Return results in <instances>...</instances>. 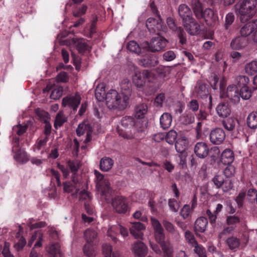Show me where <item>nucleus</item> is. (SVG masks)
Returning <instances> with one entry per match:
<instances>
[{
    "label": "nucleus",
    "mask_w": 257,
    "mask_h": 257,
    "mask_svg": "<svg viewBox=\"0 0 257 257\" xmlns=\"http://www.w3.org/2000/svg\"><path fill=\"white\" fill-rule=\"evenodd\" d=\"M235 13L244 23L252 18L257 11V0H240L235 5Z\"/></svg>",
    "instance_id": "1"
},
{
    "label": "nucleus",
    "mask_w": 257,
    "mask_h": 257,
    "mask_svg": "<svg viewBox=\"0 0 257 257\" xmlns=\"http://www.w3.org/2000/svg\"><path fill=\"white\" fill-rule=\"evenodd\" d=\"M106 104L109 109L124 110L128 105L129 100L127 95L123 96L114 89L109 90L105 97Z\"/></svg>",
    "instance_id": "2"
},
{
    "label": "nucleus",
    "mask_w": 257,
    "mask_h": 257,
    "mask_svg": "<svg viewBox=\"0 0 257 257\" xmlns=\"http://www.w3.org/2000/svg\"><path fill=\"white\" fill-rule=\"evenodd\" d=\"M167 43V40L165 38L157 36L152 38L150 42H144L143 47L152 52H159L165 48Z\"/></svg>",
    "instance_id": "3"
},
{
    "label": "nucleus",
    "mask_w": 257,
    "mask_h": 257,
    "mask_svg": "<svg viewBox=\"0 0 257 257\" xmlns=\"http://www.w3.org/2000/svg\"><path fill=\"white\" fill-rule=\"evenodd\" d=\"M94 173L95 176V182L96 188L104 194L109 192L110 190V183L108 180L104 179L103 175L97 170H94Z\"/></svg>",
    "instance_id": "4"
},
{
    "label": "nucleus",
    "mask_w": 257,
    "mask_h": 257,
    "mask_svg": "<svg viewBox=\"0 0 257 257\" xmlns=\"http://www.w3.org/2000/svg\"><path fill=\"white\" fill-rule=\"evenodd\" d=\"M150 76V73L147 70H143L142 72H137L133 77V82L138 89H142L147 80L151 81Z\"/></svg>",
    "instance_id": "5"
},
{
    "label": "nucleus",
    "mask_w": 257,
    "mask_h": 257,
    "mask_svg": "<svg viewBox=\"0 0 257 257\" xmlns=\"http://www.w3.org/2000/svg\"><path fill=\"white\" fill-rule=\"evenodd\" d=\"M146 26L149 31L151 33L159 32L163 31L165 27L163 25L162 21L159 16L156 19L150 18L148 19L146 22Z\"/></svg>",
    "instance_id": "6"
},
{
    "label": "nucleus",
    "mask_w": 257,
    "mask_h": 257,
    "mask_svg": "<svg viewBox=\"0 0 257 257\" xmlns=\"http://www.w3.org/2000/svg\"><path fill=\"white\" fill-rule=\"evenodd\" d=\"M81 97L78 93L74 95L67 96L63 98L62 105L72 108L73 110H76L78 106L80 104Z\"/></svg>",
    "instance_id": "7"
},
{
    "label": "nucleus",
    "mask_w": 257,
    "mask_h": 257,
    "mask_svg": "<svg viewBox=\"0 0 257 257\" xmlns=\"http://www.w3.org/2000/svg\"><path fill=\"white\" fill-rule=\"evenodd\" d=\"M19 142V139L16 138L13 142V151L16 153L14 159L19 163L24 164L28 162V156L23 150H18Z\"/></svg>",
    "instance_id": "8"
},
{
    "label": "nucleus",
    "mask_w": 257,
    "mask_h": 257,
    "mask_svg": "<svg viewBox=\"0 0 257 257\" xmlns=\"http://www.w3.org/2000/svg\"><path fill=\"white\" fill-rule=\"evenodd\" d=\"M112 206L115 211L118 213H125L128 208L126 200L122 196L115 197L112 201Z\"/></svg>",
    "instance_id": "9"
},
{
    "label": "nucleus",
    "mask_w": 257,
    "mask_h": 257,
    "mask_svg": "<svg viewBox=\"0 0 257 257\" xmlns=\"http://www.w3.org/2000/svg\"><path fill=\"white\" fill-rule=\"evenodd\" d=\"M183 26L186 32L191 35H196L200 31V25L193 18L183 21Z\"/></svg>",
    "instance_id": "10"
},
{
    "label": "nucleus",
    "mask_w": 257,
    "mask_h": 257,
    "mask_svg": "<svg viewBox=\"0 0 257 257\" xmlns=\"http://www.w3.org/2000/svg\"><path fill=\"white\" fill-rule=\"evenodd\" d=\"M224 131L220 128H216L210 133V140L211 143L216 145H220L225 139Z\"/></svg>",
    "instance_id": "11"
},
{
    "label": "nucleus",
    "mask_w": 257,
    "mask_h": 257,
    "mask_svg": "<svg viewBox=\"0 0 257 257\" xmlns=\"http://www.w3.org/2000/svg\"><path fill=\"white\" fill-rule=\"evenodd\" d=\"M92 132V128L91 126L88 122L85 121L79 124L76 129V133L79 136L86 134V138L85 140V143H87L91 140Z\"/></svg>",
    "instance_id": "12"
},
{
    "label": "nucleus",
    "mask_w": 257,
    "mask_h": 257,
    "mask_svg": "<svg viewBox=\"0 0 257 257\" xmlns=\"http://www.w3.org/2000/svg\"><path fill=\"white\" fill-rule=\"evenodd\" d=\"M118 231L123 237H126L128 234V231L126 228L118 224L110 227L107 231V235L108 236H110L114 242H116V238L115 235Z\"/></svg>",
    "instance_id": "13"
},
{
    "label": "nucleus",
    "mask_w": 257,
    "mask_h": 257,
    "mask_svg": "<svg viewBox=\"0 0 257 257\" xmlns=\"http://www.w3.org/2000/svg\"><path fill=\"white\" fill-rule=\"evenodd\" d=\"M146 227L140 222H135L132 223L130 228V233L136 239H142L144 236L143 231Z\"/></svg>",
    "instance_id": "14"
},
{
    "label": "nucleus",
    "mask_w": 257,
    "mask_h": 257,
    "mask_svg": "<svg viewBox=\"0 0 257 257\" xmlns=\"http://www.w3.org/2000/svg\"><path fill=\"white\" fill-rule=\"evenodd\" d=\"M257 30V20L250 21L244 24L240 29V33L242 37H246Z\"/></svg>",
    "instance_id": "15"
},
{
    "label": "nucleus",
    "mask_w": 257,
    "mask_h": 257,
    "mask_svg": "<svg viewBox=\"0 0 257 257\" xmlns=\"http://www.w3.org/2000/svg\"><path fill=\"white\" fill-rule=\"evenodd\" d=\"M201 14V18H204L209 25H212L218 20L217 15L215 14L214 11L210 8H207L204 11L202 10Z\"/></svg>",
    "instance_id": "16"
},
{
    "label": "nucleus",
    "mask_w": 257,
    "mask_h": 257,
    "mask_svg": "<svg viewBox=\"0 0 257 257\" xmlns=\"http://www.w3.org/2000/svg\"><path fill=\"white\" fill-rule=\"evenodd\" d=\"M134 124L135 120L133 117L124 116L122 117L119 125L117 127V133L134 127Z\"/></svg>",
    "instance_id": "17"
},
{
    "label": "nucleus",
    "mask_w": 257,
    "mask_h": 257,
    "mask_svg": "<svg viewBox=\"0 0 257 257\" xmlns=\"http://www.w3.org/2000/svg\"><path fill=\"white\" fill-rule=\"evenodd\" d=\"M216 111L220 117H226L231 113V108L227 102H222L218 104Z\"/></svg>",
    "instance_id": "18"
},
{
    "label": "nucleus",
    "mask_w": 257,
    "mask_h": 257,
    "mask_svg": "<svg viewBox=\"0 0 257 257\" xmlns=\"http://www.w3.org/2000/svg\"><path fill=\"white\" fill-rule=\"evenodd\" d=\"M194 152L198 157L204 158L208 154L209 149L205 143L199 142L194 147Z\"/></svg>",
    "instance_id": "19"
},
{
    "label": "nucleus",
    "mask_w": 257,
    "mask_h": 257,
    "mask_svg": "<svg viewBox=\"0 0 257 257\" xmlns=\"http://www.w3.org/2000/svg\"><path fill=\"white\" fill-rule=\"evenodd\" d=\"M132 251L137 256H144L147 254L148 248L144 243L138 241L133 244Z\"/></svg>",
    "instance_id": "20"
},
{
    "label": "nucleus",
    "mask_w": 257,
    "mask_h": 257,
    "mask_svg": "<svg viewBox=\"0 0 257 257\" xmlns=\"http://www.w3.org/2000/svg\"><path fill=\"white\" fill-rule=\"evenodd\" d=\"M188 143V140L185 136H180L175 143L176 151L180 153H183L187 149Z\"/></svg>",
    "instance_id": "21"
},
{
    "label": "nucleus",
    "mask_w": 257,
    "mask_h": 257,
    "mask_svg": "<svg viewBox=\"0 0 257 257\" xmlns=\"http://www.w3.org/2000/svg\"><path fill=\"white\" fill-rule=\"evenodd\" d=\"M226 96L235 103L239 101V95L238 89L235 85H231L228 86L226 91Z\"/></svg>",
    "instance_id": "22"
},
{
    "label": "nucleus",
    "mask_w": 257,
    "mask_h": 257,
    "mask_svg": "<svg viewBox=\"0 0 257 257\" xmlns=\"http://www.w3.org/2000/svg\"><path fill=\"white\" fill-rule=\"evenodd\" d=\"M139 132H137L135 127H132L130 129H126L125 131L119 132L118 135L127 140H133L139 138Z\"/></svg>",
    "instance_id": "23"
},
{
    "label": "nucleus",
    "mask_w": 257,
    "mask_h": 257,
    "mask_svg": "<svg viewBox=\"0 0 257 257\" xmlns=\"http://www.w3.org/2000/svg\"><path fill=\"white\" fill-rule=\"evenodd\" d=\"M37 112H38V110H37ZM38 115L40 120L45 123V134L46 135H49L51 130V125L49 122V114L46 111H42L38 112Z\"/></svg>",
    "instance_id": "24"
},
{
    "label": "nucleus",
    "mask_w": 257,
    "mask_h": 257,
    "mask_svg": "<svg viewBox=\"0 0 257 257\" xmlns=\"http://www.w3.org/2000/svg\"><path fill=\"white\" fill-rule=\"evenodd\" d=\"M178 13L183 21L193 18L190 9L185 4H182L179 6Z\"/></svg>",
    "instance_id": "25"
},
{
    "label": "nucleus",
    "mask_w": 257,
    "mask_h": 257,
    "mask_svg": "<svg viewBox=\"0 0 257 257\" xmlns=\"http://www.w3.org/2000/svg\"><path fill=\"white\" fill-rule=\"evenodd\" d=\"M74 45L79 53L89 51L90 47L87 44L86 41L83 39L74 38L73 39Z\"/></svg>",
    "instance_id": "26"
},
{
    "label": "nucleus",
    "mask_w": 257,
    "mask_h": 257,
    "mask_svg": "<svg viewBox=\"0 0 257 257\" xmlns=\"http://www.w3.org/2000/svg\"><path fill=\"white\" fill-rule=\"evenodd\" d=\"M35 240L37 241L34 245V247H38L42 246L43 234L41 231H36L34 234H32L31 239L28 241V245L29 246H31Z\"/></svg>",
    "instance_id": "27"
},
{
    "label": "nucleus",
    "mask_w": 257,
    "mask_h": 257,
    "mask_svg": "<svg viewBox=\"0 0 257 257\" xmlns=\"http://www.w3.org/2000/svg\"><path fill=\"white\" fill-rule=\"evenodd\" d=\"M131 83L127 78L124 79L120 83L121 92L123 96L127 95L130 99L132 94Z\"/></svg>",
    "instance_id": "28"
},
{
    "label": "nucleus",
    "mask_w": 257,
    "mask_h": 257,
    "mask_svg": "<svg viewBox=\"0 0 257 257\" xmlns=\"http://www.w3.org/2000/svg\"><path fill=\"white\" fill-rule=\"evenodd\" d=\"M207 224L208 220L206 218L199 217L195 222V230L196 232H203L205 231Z\"/></svg>",
    "instance_id": "29"
},
{
    "label": "nucleus",
    "mask_w": 257,
    "mask_h": 257,
    "mask_svg": "<svg viewBox=\"0 0 257 257\" xmlns=\"http://www.w3.org/2000/svg\"><path fill=\"white\" fill-rule=\"evenodd\" d=\"M234 160L233 152L229 149L225 150L221 154V161L224 165H229Z\"/></svg>",
    "instance_id": "30"
},
{
    "label": "nucleus",
    "mask_w": 257,
    "mask_h": 257,
    "mask_svg": "<svg viewBox=\"0 0 257 257\" xmlns=\"http://www.w3.org/2000/svg\"><path fill=\"white\" fill-rule=\"evenodd\" d=\"M68 166L72 173V181L73 183L76 184L78 182V177L76 176V172L80 167V163L78 161H69L68 162Z\"/></svg>",
    "instance_id": "31"
},
{
    "label": "nucleus",
    "mask_w": 257,
    "mask_h": 257,
    "mask_svg": "<svg viewBox=\"0 0 257 257\" xmlns=\"http://www.w3.org/2000/svg\"><path fill=\"white\" fill-rule=\"evenodd\" d=\"M172 121V115L167 112L164 113L160 118V125L163 129L168 128L171 126Z\"/></svg>",
    "instance_id": "32"
},
{
    "label": "nucleus",
    "mask_w": 257,
    "mask_h": 257,
    "mask_svg": "<svg viewBox=\"0 0 257 257\" xmlns=\"http://www.w3.org/2000/svg\"><path fill=\"white\" fill-rule=\"evenodd\" d=\"M113 165V160L108 157H103L100 161V169L104 172L108 171Z\"/></svg>",
    "instance_id": "33"
},
{
    "label": "nucleus",
    "mask_w": 257,
    "mask_h": 257,
    "mask_svg": "<svg viewBox=\"0 0 257 257\" xmlns=\"http://www.w3.org/2000/svg\"><path fill=\"white\" fill-rule=\"evenodd\" d=\"M246 45V41L243 38L238 37L232 40L230 46L233 49L239 50L244 48Z\"/></svg>",
    "instance_id": "34"
},
{
    "label": "nucleus",
    "mask_w": 257,
    "mask_h": 257,
    "mask_svg": "<svg viewBox=\"0 0 257 257\" xmlns=\"http://www.w3.org/2000/svg\"><path fill=\"white\" fill-rule=\"evenodd\" d=\"M148 111L147 105L145 103L137 105L135 110V116L137 118H143Z\"/></svg>",
    "instance_id": "35"
},
{
    "label": "nucleus",
    "mask_w": 257,
    "mask_h": 257,
    "mask_svg": "<svg viewBox=\"0 0 257 257\" xmlns=\"http://www.w3.org/2000/svg\"><path fill=\"white\" fill-rule=\"evenodd\" d=\"M105 85L103 83L98 84L96 86L95 96L96 99L99 101L103 100L105 97Z\"/></svg>",
    "instance_id": "36"
},
{
    "label": "nucleus",
    "mask_w": 257,
    "mask_h": 257,
    "mask_svg": "<svg viewBox=\"0 0 257 257\" xmlns=\"http://www.w3.org/2000/svg\"><path fill=\"white\" fill-rule=\"evenodd\" d=\"M238 124V120L234 117H230L223 122V125L224 128L227 131H233Z\"/></svg>",
    "instance_id": "37"
},
{
    "label": "nucleus",
    "mask_w": 257,
    "mask_h": 257,
    "mask_svg": "<svg viewBox=\"0 0 257 257\" xmlns=\"http://www.w3.org/2000/svg\"><path fill=\"white\" fill-rule=\"evenodd\" d=\"M191 6L196 18L201 19V11L203 10L202 4L199 0H192Z\"/></svg>",
    "instance_id": "38"
},
{
    "label": "nucleus",
    "mask_w": 257,
    "mask_h": 257,
    "mask_svg": "<svg viewBox=\"0 0 257 257\" xmlns=\"http://www.w3.org/2000/svg\"><path fill=\"white\" fill-rule=\"evenodd\" d=\"M245 73L249 75H252L257 72V61H252L247 63L244 67Z\"/></svg>",
    "instance_id": "39"
},
{
    "label": "nucleus",
    "mask_w": 257,
    "mask_h": 257,
    "mask_svg": "<svg viewBox=\"0 0 257 257\" xmlns=\"http://www.w3.org/2000/svg\"><path fill=\"white\" fill-rule=\"evenodd\" d=\"M163 250V257H173V247L169 242L164 243L161 246Z\"/></svg>",
    "instance_id": "40"
},
{
    "label": "nucleus",
    "mask_w": 257,
    "mask_h": 257,
    "mask_svg": "<svg viewBox=\"0 0 257 257\" xmlns=\"http://www.w3.org/2000/svg\"><path fill=\"white\" fill-rule=\"evenodd\" d=\"M247 123L251 128L257 127V112L250 113L247 118Z\"/></svg>",
    "instance_id": "41"
},
{
    "label": "nucleus",
    "mask_w": 257,
    "mask_h": 257,
    "mask_svg": "<svg viewBox=\"0 0 257 257\" xmlns=\"http://www.w3.org/2000/svg\"><path fill=\"white\" fill-rule=\"evenodd\" d=\"M235 81L239 87L242 88L243 87H247V85L249 82V79L246 76L239 75L235 78Z\"/></svg>",
    "instance_id": "42"
},
{
    "label": "nucleus",
    "mask_w": 257,
    "mask_h": 257,
    "mask_svg": "<svg viewBox=\"0 0 257 257\" xmlns=\"http://www.w3.org/2000/svg\"><path fill=\"white\" fill-rule=\"evenodd\" d=\"M97 236L96 232L92 229H87L84 232L86 243H92Z\"/></svg>",
    "instance_id": "43"
},
{
    "label": "nucleus",
    "mask_w": 257,
    "mask_h": 257,
    "mask_svg": "<svg viewBox=\"0 0 257 257\" xmlns=\"http://www.w3.org/2000/svg\"><path fill=\"white\" fill-rule=\"evenodd\" d=\"M127 49L130 52L136 54H139L141 51V49L139 44L135 41H131L128 43Z\"/></svg>",
    "instance_id": "44"
},
{
    "label": "nucleus",
    "mask_w": 257,
    "mask_h": 257,
    "mask_svg": "<svg viewBox=\"0 0 257 257\" xmlns=\"http://www.w3.org/2000/svg\"><path fill=\"white\" fill-rule=\"evenodd\" d=\"M84 253L88 257L95 255V251L92 243H86L83 248Z\"/></svg>",
    "instance_id": "45"
},
{
    "label": "nucleus",
    "mask_w": 257,
    "mask_h": 257,
    "mask_svg": "<svg viewBox=\"0 0 257 257\" xmlns=\"http://www.w3.org/2000/svg\"><path fill=\"white\" fill-rule=\"evenodd\" d=\"M47 250L51 256L54 257L60 252V245L58 243H52L47 247Z\"/></svg>",
    "instance_id": "46"
},
{
    "label": "nucleus",
    "mask_w": 257,
    "mask_h": 257,
    "mask_svg": "<svg viewBox=\"0 0 257 257\" xmlns=\"http://www.w3.org/2000/svg\"><path fill=\"white\" fill-rule=\"evenodd\" d=\"M226 243L230 249L238 248L240 245L239 240L235 237H231L226 240Z\"/></svg>",
    "instance_id": "47"
},
{
    "label": "nucleus",
    "mask_w": 257,
    "mask_h": 257,
    "mask_svg": "<svg viewBox=\"0 0 257 257\" xmlns=\"http://www.w3.org/2000/svg\"><path fill=\"white\" fill-rule=\"evenodd\" d=\"M239 95V98L241 97L243 99L247 100L249 99L251 96V91L248 86L243 87L240 88Z\"/></svg>",
    "instance_id": "48"
},
{
    "label": "nucleus",
    "mask_w": 257,
    "mask_h": 257,
    "mask_svg": "<svg viewBox=\"0 0 257 257\" xmlns=\"http://www.w3.org/2000/svg\"><path fill=\"white\" fill-rule=\"evenodd\" d=\"M177 137V132L174 130H171L166 135V141L168 144L173 145L176 140Z\"/></svg>",
    "instance_id": "49"
},
{
    "label": "nucleus",
    "mask_w": 257,
    "mask_h": 257,
    "mask_svg": "<svg viewBox=\"0 0 257 257\" xmlns=\"http://www.w3.org/2000/svg\"><path fill=\"white\" fill-rule=\"evenodd\" d=\"M193 246L194 247V252L199 257H206V250L201 245L197 243V244Z\"/></svg>",
    "instance_id": "50"
},
{
    "label": "nucleus",
    "mask_w": 257,
    "mask_h": 257,
    "mask_svg": "<svg viewBox=\"0 0 257 257\" xmlns=\"http://www.w3.org/2000/svg\"><path fill=\"white\" fill-rule=\"evenodd\" d=\"M66 120V117L62 112H59L56 117L54 123V126L57 128L60 127Z\"/></svg>",
    "instance_id": "51"
},
{
    "label": "nucleus",
    "mask_w": 257,
    "mask_h": 257,
    "mask_svg": "<svg viewBox=\"0 0 257 257\" xmlns=\"http://www.w3.org/2000/svg\"><path fill=\"white\" fill-rule=\"evenodd\" d=\"M27 125L19 124L13 127V134H16L19 136L23 135L26 131Z\"/></svg>",
    "instance_id": "52"
},
{
    "label": "nucleus",
    "mask_w": 257,
    "mask_h": 257,
    "mask_svg": "<svg viewBox=\"0 0 257 257\" xmlns=\"http://www.w3.org/2000/svg\"><path fill=\"white\" fill-rule=\"evenodd\" d=\"M154 236L156 241L160 243L161 246H162V244L168 243L164 241L165 235L164 230L154 232Z\"/></svg>",
    "instance_id": "53"
},
{
    "label": "nucleus",
    "mask_w": 257,
    "mask_h": 257,
    "mask_svg": "<svg viewBox=\"0 0 257 257\" xmlns=\"http://www.w3.org/2000/svg\"><path fill=\"white\" fill-rule=\"evenodd\" d=\"M224 177L222 175H216L212 179L214 185L217 188H219L221 187L224 182Z\"/></svg>",
    "instance_id": "54"
},
{
    "label": "nucleus",
    "mask_w": 257,
    "mask_h": 257,
    "mask_svg": "<svg viewBox=\"0 0 257 257\" xmlns=\"http://www.w3.org/2000/svg\"><path fill=\"white\" fill-rule=\"evenodd\" d=\"M28 225L32 230L35 228L44 227L46 225V223L44 221L33 223V219L31 218L29 219Z\"/></svg>",
    "instance_id": "55"
},
{
    "label": "nucleus",
    "mask_w": 257,
    "mask_h": 257,
    "mask_svg": "<svg viewBox=\"0 0 257 257\" xmlns=\"http://www.w3.org/2000/svg\"><path fill=\"white\" fill-rule=\"evenodd\" d=\"M63 94V89L61 87H58L53 89L50 95V98L53 99H59Z\"/></svg>",
    "instance_id": "56"
},
{
    "label": "nucleus",
    "mask_w": 257,
    "mask_h": 257,
    "mask_svg": "<svg viewBox=\"0 0 257 257\" xmlns=\"http://www.w3.org/2000/svg\"><path fill=\"white\" fill-rule=\"evenodd\" d=\"M157 61L151 60L150 58L142 59L139 61V64L144 67L154 66L157 64Z\"/></svg>",
    "instance_id": "57"
},
{
    "label": "nucleus",
    "mask_w": 257,
    "mask_h": 257,
    "mask_svg": "<svg viewBox=\"0 0 257 257\" xmlns=\"http://www.w3.org/2000/svg\"><path fill=\"white\" fill-rule=\"evenodd\" d=\"M185 237L188 243L192 246L197 244L196 241L193 234L189 231H186L185 233Z\"/></svg>",
    "instance_id": "58"
},
{
    "label": "nucleus",
    "mask_w": 257,
    "mask_h": 257,
    "mask_svg": "<svg viewBox=\"0 0 257 257\" xmlns=\"http://www.w3.org/2000/svg\"><path fill=\"white\" fill-rule=\"evenodd\" d=\"M176 32L177 34V35L180 39V42L182 44H184L186 43V34L183 30L181 28H177L176 30Z\"/></svg>",
    "instance_id": "59"
},
{
    "label": "nucleus",
    "mask_w": 257,
    "mask_h": 257,
    "mask_svg": "<svg viewBox=\"0 0 257 257\" xmlns=\"http://www.w3.org/2000/svg\"><path fill=\"white\" fill-rule=\"evenodd\" d=\"M223 173L224 175L227 178H230L234 175L235 173V169L234 166L229 165L224 170Z\"/></svg>",
    "instance_id": "60"
},
{
    "label": "nucleus",
    "mask_w": 257,
    "mask_h": 257,
    "mask_svg": "<svg viewBox=\"0 0 257 257\" xmlns=\"http://www.w3.org/2000/svg\"><path fill=\"white\" fill-rule=\"evenodd\" d=\"M191 211L192 209L189 205H184L181 210L180 215L183 218H187L189 216Z\"/></svg>",
    "instance_id": "61"
},
{
    "label": "nucleus",
    "mask_w": 257,
    "mask_h": 257,
    "mask_svg": "<svg viewBox=\"0 0 257 257\" xmlns=\"http://www.w3.org/2000/svg\"><path fill=\"white\" fill-rule=\"evenodd\" d=\"M87 9V6L83 5L80 6L79 7L76 8L73 11V15L75 17H79L82 15H84L86 13Z\"/></svg>",
    "instance_id": "62"
},
{
    "label": "nucleus",
    "mask_w": 257,
    "mask_h": 257,
    "mask_svg": "<svg viewBox=\"0 0 257 257\" xmlns=\"http://www.w3.org/2000/svg\"><path fill=\"white\" fill-rule=\"evenodd\" d=\"M221 187L224 192H227L232 188L233 183L229 179H224V182Z\"/></svg>",
    "instance_id": "63"
},
{
    "label": "nucleus",
    "mask_w": 257,
    "mask_h": 257,
    "mask_svg": "<svg viewBox=\"0 0 257 257\" xmlns=\"http://www.w3.org/2000/svg\"><path fill=\"white\" fill-rule=\"evenodd\" d=\"M102 253L104 257H111L112 247L109 244H104L102 245Z\"/></svg>",
    "instance_id": "64"
}]
</instances>
